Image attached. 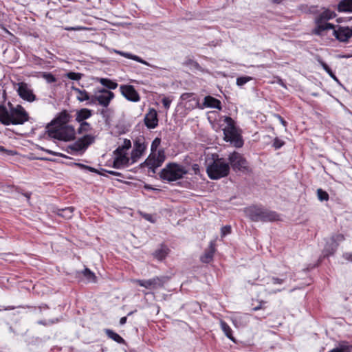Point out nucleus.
<instances>
[{"label": "nucleus", "instance_id": "44", "mask_svg": "<svg viewBox=\"0 0 352 352\" xmlns=\"http://www.w3.org/2000/svg\"><path fill=\"white\" fill-rule=\"evenodd\" d=\"M283 144H284V142L278 138H276L273 142V146L276 149L280 148L282 146H283Z\"/></svg>", "mask_w": 352, "mask_h": 352}, {"label": "nucleus", "instance_id": "29", "mask_svg": "<svg viewBox=\"0 0 352 352\" xmlns=\"http://www.w3.org/2000/svg\"><path fill=\"white\" fill-rule=\"evenodd\" d=\"M184 65L188 66L192 71H200L202 72H204V69L199 65V63L193 60L188 59L186 60Z\"/></svg>", "mask_w": 352, "mask_h": 352}, {"label": "nucleus", "instance_id": "47", "mask_svg": "<svg viewBox=\"0 0 352 352\" xmlns=\"http://www.w3.org/2000/svg\"><path fill=\"white\" fill-rule=\"evenodd\" d=\"M160 144V139L155 138L151 144L152 152H153L154 151H155L157 149V147L159 146Z\"/></svg>", "mask_w": 352, "mask_h": 352}, {"label": "nucleus", "instance_id": "52", "mask_svg": "<svg viewBox=\"0 0 352 352\" xmlns=\"http://www.w3.org/2000/svg\"><path fill=\"white\" fill-rule=\"evenodd\" d=\"M107 173H109L111 175H116V176H122V173L113 170H108Z\"/></svg>", "mask_w": 352, "mask_h": 352}, {"label": "nucleus", "instance_id": "48", "mask_svg": "<svg viewBox=\"0 0 352 352\" xmlns=\"http://www.w3.org/2000/svg\"><path fill=\"white\" fill-rule=\"evenodd\" d=\"M65 30L67 31H78V30H85V28L81 26H76V27H65L64 28Z\"/></svg>", "mask_w": 352, "mask_h": 352}, {"label": "nucleus", "instance_id": "4", "mask_svg": "<svg viewBox=\"0 0 352 352\" xmlns=\"http://www.w3.org/2000/svg\"><path fill=\"white\" fill-rule=\"evenodd\" d=\"M244 212L253 221H274L279 219L278 214L274 212L267 209L258 207L250 206L244 209Z\"/></svg>", "mask_w": 352, "mask_h": 352}, {"label": "nucleus", "instance_id": "7", "mask_svg": "<svg viewBox=\"0 0 352 352\" xmlns=\"http://www.w3.org/2000/svg\"><path fill=\"white\" fill-rule=\"evenodd\" d=\"M227 126L223 129L224 140L230 142L235 147L240 148L243 144V141L234 126V122L230 117L225 118Z\"/></svg>", "mask_w": 352, "mask_h": 352}, {"label": "nucleus", "instance_id": "24", "mask_svg": "<svg viewBox=\"0 0 352 352\" xmlns=\"http://www.w3.org/2000/svg\"><path fill=\"white\" fill-rule=\"evenodd\" d=\"M338 246V243H333L331 241L327 242L324 248V251H323L324 256H329L333 254L336 252Z\"/></svg>", "mask_w": 352, "mask_h": 352}, {"label": "nucleus", "instance_id": "55", "mask_svg": "<svg viewBox=\"0 0 352 352\" xmlns=\"http://www.w3.org/2000/svg\"><path fill=\"white\" fill-rule=\"evenodd\" d=\"M106 113H107V109H102L100 111V114H101L103 117H105V116H106Z\"/></svg>", "mask_w": 352, "mask_h": 352}, {"label": "nucleus", "instance_id": "45", "mask_svg": "<svg viewBox=\"0 0 352 352\" xmlns=\"http://www.w3.org/2000/svg\"><path fill=\"white\" fill-rule=\"evenodd\" d=\"M231 232V227L230 226H226L221 228V237L226 236Z\"/></svg>", "mask_w": 352, "mask_h": 352}, {"label": "nucleus", "instance_id": "60", "mask_svg": "<svg viewBox=\"0 0 352 352\" xmlns=\"http://www.w3.org/2000/svg\"><path fill=\"white\" fill-rule=\"evenodd\" d=\"M272 2L276 3H279L282 1V0H272Z\"/></svg>", "mask_w": 352, "mask_h": 352}, {"label": "nucleus", "instance_id": "56", "mask_svg": "<svg viewBox=\"0 0 352 352\" xmlns=\"http://www.w3.org/2000/svg\"><path fill=\"white\" fill-rule=\"evenodd\" d=\"M278 118H279V119H280V120L281 123H282L283 125H285H285H286V122H285V120H283V119L280 116H278Z\"/></svg>", "mask_w": 352, "mask_h": 352}, {"label": "nucleus", "instance_id": "23", "mask_svg": "<svg viewBox=\"0 0 352 352\" xmlns=\"http://www.w3.org/2000/svg\"><path fill=\"white\" fill-rule=\"evenodd\" d=\"M220 325L226 336L234 342H236L234 337L232 336V331L230 326L223 320H220Z\"/></svg>", "mask_w": 352, "mask_h": 352}, {"label": "nucleus", "instance_id": "61", "mask_svg": "<svg viewBox=\"0 0 352 352\" xmlns=\"http://www.w3.org/2000/svg\"><path fill=\"white\" fill-rule=\"evenodd\" d=\"M279 84H280V85H282V86L285 87V85H284L283 82V81H282V80H280V79L279 80Z\"/></svg>", "mask_w": 352, "mask_h": 352}, {"label": "nucleus", "instance_id": "20", "mask_svg": "<svg viewBox=\"0 0 352 352\" xmlns=\"http://www.w3.org/2000/svg\"><path fill=\"white\" fill-rule=\"evenodd\" d=\"M113 52L115 53L122 56L125 57V58H127L135 60V61H137L138 63H142L143 65H147V66H150V64L147 61L143 60L142 58H141L138 56L132 54L131 53H128V52H122V51L117 50H114Z\"/></svg>", "mask_w": 352, "mask_h": 352}, {"label": "nucleus", "instance_id": "10", "mask_svg": "<svg viewBox=\"0 0 352 352\" xmlns=\"http://www.w3.org/2000/svg\"><path fill=\"white\" fill-rule=\"evenodd\" d=\"M94 141V137L91 135H84L74 144L68 146V149L71 150V153L73 152H80L85 151L89 145L92 144Z\"/></svg>", "mask_w": 352, "mask_h": 352}, {"label": "nucleus", "instance_id": "26", "mask_svg": "<svg viewBox=\"0 0 352 352\" xmlns=\"http://www.w3.org/2000/svg\"><path fill=\"white\" fill-rule=\"evenodd\" d=\"M104 331L109 338L112 339L113 340L116 341L119 344L124 343V340L113 331L109 329H106Z\"/></svg>", "mask_w": 352, "mask_h": 352}, {"label": "nucleus", "instance_id": "36", "mask_svg": "<svg viewBox=\"0 0 352 352\" xmlns=\"http://www.w3.org/2000/svg\"><path fill=\"white\" fill-rule=\"evenodd\" d=\"M65 76L70 80H79L82 78V74L81 73L69 72L65 74Z\"/></svg>", "mask_w": 352, "mask_h": 352}, {"label": "nucleus", "instance_id": "21", "mask_svg": "<svg viewBox=\"0 0 352 352\" xmlns=\"http://www.w3.org/2000/svg\"><path fill=\"white\" fill-rule=\"evenodd\" d=\"M91 116V110L83 108L76 112V120L78 122H86L85 120L89 118Z\"/></svg>", "mask_w": 352, "mask_h": 352}, {"label": "nucleus", "instance_id": "31", "mask_svg": "<svg viewBox=\"0 0 352 352\" xmlns=\"http://www.w3.org/2000/svg\"><path fill=\"white\" fill-rule=\"evenodd\" d=\"M168 249L166 247H162L154 252V256L158 260L164 259L168 254Z\"/></svg>", "mask_w": 352, "mask_h": 352}, {"label": "nucleus", "instance_id": "27", "mask_svg": "<svg viewBox=\"0 0 352 352\" xmlns=\"http://www.w3.org/2000/svg\"><path fill=\"white\" fill-rule=\"evenodd\" d=\"M73 90L75 91L77 94V100L80 102H84L90 100V96L89 94L85 90H81L78 88L72 87Z\"/></svg>", "mask_w": 352, "mask_h": 352}, {"label": "nucleus", "instance_id": "12", "mask_svg": "<svg viewBox=\"0 0 352 352\" xmlns=\"http://www.w3.org/2000/svg\"><path fill=\"white\" fill-rule=\"evenodd\" d=\"M120 90L126 100L133 102L140 101V95L133 85H122L120 86Z\"/></svg>", "mask_w": 352, "mask_h": 352}, {"label": "nucleus", "instance_id": "54", "mask_svg": "<svg viewBox=\"0 0 352 352\" xmlns=\"http://www.w3.org/2000/svg\"><path fill=\"white\" fill-rule=\"evenodd\" d=\"M126 320H127L126 317L121 318L120 320V324L121 325L124 324L126 322Z\"/></svg>", "mask_w": 352, "mask_h": 352}, {"label": "nucleus", "instance_id": "18", "mask_svg": "<svg viewBox=\"0 0 352 352\" xmlns=\"http://www.w3.org/2000/svg\"><path fill=\"white\" fill-rule=\"evenodd\" d=\"M215 245L214 241H211L210 243L209 248L205 251V253L203 256H201V262L204 263H210L214 256V253L215 252Z\"/></svg>", "mask_w": 352, "mask_h": 352}, {"label": "nucleus", "instance_id": "62", "mask_svg": "<svg viewBox=\"0 0 352 352\" xmlns=\"http://www.w3.org/2000/svg\"><path fill=\"white\" fill-rule=\"evenodd\" d=\"M133 312V311H131L128 314V316H131Z\"/></svg>", "mask_w": 352, "mask_h": 352}, {"label": "nucleus", "instance_id": "50", "mask_svg": "<svg viewBox=\"0 0 352 352\" xmlns=\"http://www.w3.org/2000/svg\"><path fill=\"white\" fill-rule=\"evenodd\" d=\"M192 96V93H184L181 95L180 98L182 100H186L190 99V98Z\"/></svg>", "mask_w": 352, "mask_h": 352}, {"label": "nucleus", "instance_id": "63", "mask_svg": "<svg viewBox=\"0 0 352 352\" xmlns=\"http://www.w3.org/2000/svg\"><path fill=\"white\" fill-rule=\"evenodd\" d=\"M351 256H352V255L351 254H349V256H347V258H349Z\"/></svg>", "mask_w": 352, "mask_h": 352}, {"label": "nucleus", "instance_id": "41", "mask_svg": "<svg viewBox=\"0 0 352 352\" xmlns=\"http://www.w3.org/2000/svg\"><path fill=\"white\" fill-rule=\"evenodd\" d=\"M82 273H83L84 276L87 278L88 280H89L91 281H94L96 276H95L93 272H91L88 268H85L82 271Z\"/></svg>", "mask_w": 352, "mask_h": 352}, {"label": "nucleus", "instance_id": "13", "mask_svg": "<svg viewBox=\"0 0 352 352\" xmlns=\"http://www.w3.org/2000/svg\"><path fill=\"white\" fill-rule=\"evenodd\" d=\"M146 146L144 143V140L143 138H138L134 142L133 149L131 153V164H134L138 161V160L142 156L143 153L144 152Z\"/></svg>", "mask_w": 352, "mask_h": 352}, {"label": "nucleus", "instance_id": "38", "mask_svg": "<svg viewBox=\"0 0 352 352\" xmlns=\"http://www.w3.org/2000/svg\"><path fill=\"white\" fill-rule=\"evenodd\" d=\"M42 77L48 83H52V82H55L56 81V78L51 73L44 72V73L42 74Z\"/></svg>", "mask_w": 352, "mask_h": 352}, {"label": "nucleus", "instance_id": "30", "mask_svg": "<svg viewBox=\"0 0 352 352\" xmlns=\"http://www.w3.org/2000/svg\"><path fill=\"white\" fill-rule=\"evenodd\" d=\"M100 82L109 89H115L118 85L117 82L108 78H100Z\"/></svg>", "mask_w": 352, "mask_h": 352}, {"label": "nucleus", "instance_id": "58", "mask_svg": "<svg viewBox=\"0 0 352 352\" xmlns=\"http://www.w3.org/2000/svg\"><path fill=\"white\" fill-rule=\"evenodd\" d=\"M262 308L261 304L259 306L255 307L253 308L254 311H257L258 309H261Z\"/></svg>", "mask_w": 352, "mask_h": 352}, {"label": "nucleus", "instance_id": "42", "mask_svg": "<svg viewBox=\"0 0 352 352\" xmlns=\"http://www.w3.org/2000/svg\"><path fill=\"white\" fill-rule=\"evenodd\" d=\"M344 236L341 234H338L332 236L330 241H332L333 243L338 244L339 242L344 241Z\"/></svg>", "mask_w": 352, "mask_h": 352}, {"label": "nucleus", "instance_id": "28", "mask_svg": "<svg viewBox=\"0 0 352 352\" xmlns=\"http://www.w3.org/2000/svg\"><path fill=\"white\" fill-rule=\"evenodd\" d=\"M74 208L73 207H67L65 208L60 209L58 211V214L65 219H70L73 216Z\"/></svg>", "mask_w": 352, "mask_h": 352}, {"label": "nucleus", "instance_id": "59", "mask_svg": "<svg viewBox=\"0 0 352 352\" xmlns=\"http://www.w3.org/2000/svg\"><path fill=\"white\" fill-rule=\"evenodd\" d=\"M46 151H47L48 153L53 154L54 155H58V154L57 153H55V152L51 151H50V150H46Z\"/></svg>", "mask_w": 352, "mask_h": 352}, {"label": "nucleus", "instance_id": "2", "mask_svg": "<svg viewBox=\"0 0 352 352\" xmlns=\"http://www.w3.org/2000/svg\"><path fill=\"white\" fill-rule=\"evenodd\" d=\"M28 119V113L21 105L14 107L9 103V108L0 105V122L4 125L23 124Z\"/></svg>", "mask_w": 352, "mask_h": 352}, {"label": "nucleus", "instance_id": "37", "mask_svg": "<svg viewBox=\"0 0 352 352\" xmlns=\"http://www.w3.org/2000/svg\"><path fill=\"white\" fill-rule=\"evenodd\" d=\"M318 198L320 201H327L329 199V195L326 191H324L321 188L317 190Z\"/></svg>", "mask_w": 352, "mask_h": 352}, {"label": "nucleus", "instance_id": "3", "mask_svg": "<svg viewBox=\"0 0 352 352\" xmlns=\"http://www.w3.org/2000/svg\"><path fill=\"white\" fill-rule=\"evenodd\" d=\"M206 172L211 179H219L229 174L230 165L218 155L213 154L206 160Z\"/></svg>", "mask_w": 352, "mask_h": 352}, {"label": "nucleus", "instance_id": "34", "mask_svg": "<svg viewBox=\"0 0 352 352\" xmlns=\"http://www.w3.org/2000/svg\"><path fill=\"white\" fill-rule=\"evenodd\" d=\"M338 347L341 352H351L352 350V345L349 344V343L345 341L340 342Z\"/></svg>", "mask_w": 352, "mask_h": 352}, {"label": "nucleus", "instance_id": "15", "mask_svg": "<svg viewBox=\"0 0 352 352\" xmlns=\"http://www.w3.org/2000/svg\"><path fill=\"white\" fill-rule=\"evenodd\" d=\"M17 93L22 99L28 102H33L36 100V96L26 83L18 84Z\"/></svg>", "mask_w": 352, "mask_h": 352}, {"label": "nucleus", "instance_id": "33", "mask_svg": "<svg viewBox=\"0 0 352 352\" xmlns=\"http://www.w3.org/2000/svg\"><path fill=\"white\" fill-rule=\"evenodd\" d=\"M319 64L322 66V67L325 70V72L335 80H338L337 77L333 74L330 67L326 64L322 60L318 59Z\"/></svg>", "mask_w": 352, "mask_h": 352}, {"label": "nucleus", "instance_id": "51", "mask_svg": "<svg viewBox=\"0 0 352 352\" xmlns=\"http://www.w3.org/2000/svg\"><path fill=\"white\" fill-rule=\"evenodd\" d=\"M87 101V104H95L96 102H97V100H96V94L94 96L90 97V100Z\"/></svg>", "mask_w": 352, "mask_h": 352}, {"label": "nucleus", "instance_id": "25", "mask_svg": "<svg viewBox=\"0 0 352 352\" xmlns=\"http://www.w3.org/2000/svg\"><path fill=\"white\" fill-rule=\"evenodd\" d=\"M340 12H352V0H342L338 4Z\"/></svg>", "mask_w": 352, "mask_h": 352}, {"label": "nucleus", "instance_id": "1", "mask_svg": "<svg viewBox=\"0 0 352 352\" xmlns=\"http://www.w3.org/2000/svg\"><path fill=\"white\" fill-rule=\"evenodd\" d=\"M335 16V13L330 10H325L319 14L315 19L316 27L314 30V33L322 35L324 31L333 29V32L336 38L341 42H346L352 37V28L340 26L338 29H335L331 23L327 22Z\"/></svg>", "mask_w": 352, "mask_h": 352}, {"label": "nucleus", "instance_id": "9", "mask_svg": "<svg viewBox=\"0 0 352 352\" xmlns=\"http://www.w3.org/2000/svg\"><path fill=\"white\" fill-rule=\"evenodd\" d=\"M164 160L165 155L163 151H159L157 153L153 152L147 159L140 164V166H146L148 168L150 172L155 173V169L161 166Z\"/></svg>", "mask_w": 352, "mask_h": 352}, {"label": "nucleus", "instance_id": "8", "mask_svg": "<svg viewBox=\"0 0 352 352\" xmlns=\"http://www.w3.org/2000/svg\"><path fill=\"white\" fill-rule=\"evenodd\" d=\"M169 280L167 276H155L147 280L135 279L132 281L148 289H157L164 287Z\"/></svg>", "mask_w": 352, "mask_h": 352}, {"label": "nucleus", "instance_id": "6", "mask_svg": "<svg viewBox=\"0 0 352 352\" xmlns=\"http://www.w3.org/2000/svg\"><path fill=\"white\" fill-rule=\"evenodd\" d=\"M47 133L48 135L54 139L63 141H70L75 138L74 128L69 125L59 124L54 126H48Z\"/></svg>", "mask_w": 352, "mask_h": 352}, {"label": "nucleus", "instance_id": "43", "mask_svg": "<svg viewBox=\"0 0 352 352\" xmlns=\"http://www.w3.org/2000/svg\"><path fill=\"white\" fill-rule=\"evenodd\" d=\"M69 115L66 112H62L58 118V120L63 123H65L69 121Z\"/></svg>", "mask_w": 352, "mask_h": 352}, {"label": "nucleus", "instance_id": "40", "mask_svg": "<svg viewBox=\"0 0 352 352\" xmlns=\"http://www.w3.org/2000/svg\"><path fill=\"white\" fill-rule=\"evenodd\" d=\"M269 280L270 281L267 282V284L281 285L284 283L285 279L272 276L269 278Z\"/></svg>", "mask_w": 352, "mask_h": 352}, {"label": "nucleus", "instance_id": "35", "mask_svg": "<svg viewBox=\"0 0 352 352\" xmlns=\"http://www.w3.org/2000/svg\"><path fill=\"white\" fill-rule=\"evenodd\" d=\"M80 126L78 129L79 133L89 132L91 130V126L89 123L87 122H79Z\"/></svg>", "mask_w": 352, "mask_h": 352}, {"label": "nucleus", "instance_id": "64", "mask_svg": "<svg viewBox=\"0 0 352 352\" xmlns=\"http://www.w3.org/2000/svg\"><path fill=\"white\" fill-rule=\"evenodd\" d=\"M351 256H352V255L351 254H349V256H347V258H349Z\"/></svg>", "mask_w": 352, "mask_h": 352}, {"label": "nucleus", "instance_id": "19", "mask_svg": "<svg viewBox=\"0 0 352 352\" xmlns=\"http://www.w3.org/2000/svg\"><path fill=\"white\" fill-rule=\"evenodd\" d=\"M203 105L206 107L215 108L219 110L221 109V102L218 99L210 96L204 98Z\"/></svg>", "mask_w": 352, "mask_h": 352}, {"label": "nucleus", "instance_id": "17", "mask_svg": "<svg viewBox=\"0 0 352 352\" xmlns=\"http://www.w3.org/2000/svg\"><path fill=\"white\" fill-rule=\"evenodd\" d=\"M144 124L148 129H155L158 124L157 113L155 109H149L144 118Z\"/></svg>", "mask_w": 352, "mask_h": 352}, {"label": "nucleus", "instance_id": "5", "mask_svg": "<svg viewBox=\"0 0 352 352\" xmlns=\"http://www.w3.org/2000/svg\"><path fill=\"white\" fill-rule=\"evenodd\" d=\"M188 170L182 165L177 163H168L161 170L160 176L162 179L175 182L184 177Z\"/></svg>", "mask_w": 352, "mask_h": 352}, {"label": "nucleus", "instance_id": "22", "mask_svg": "<svg viewBox=\"0 0 352 352\" xmlns=\"http://www.w3.org/2000/svg\"><path fill=\"white\" fill-rule=\"evenodd\" d=\"M232 322L236 327H244L248 322V316L243 314L233 318Z\"/></svg>", "mask_w": 352, "mask_h": 352}, {"label": "nucleus", "instance_id": "49", "mask_svg": "<svg viewBox=\"0 0 352 352\" xmlns=\"http://www.w3.org/2000/svg\"><path fill=\"white\" fill-rule=\"evenodd\" d=\"M77 165L78 166L81 167L82 168L87 169L89 171H91V172H93V173H96L97 172V170L94 168H92V167H90V166L82 164H77Z\"/></svg>", "mask_w": 352, "mask_h": 352}, {"label": "nucleus", "instance_id": "46", "mask_svg": "<svg viewBox=\"0 0 352 352\" xmlns=\"http://www.w3.org/2000/svg\"><path fill=\"white\" fill-rule=\"evenodd\" d=\"M162 104H163L164 107L166 109H168L170 108V104L172 102V100L170 98L164 97L162 99Z\"/></svg>", "mask_w": 352, "mask_h": 352}, {"label": "nucleus", "instance_id": "16", "mask_svg": "<svg viewBox=\"0 0 352 352\" xmlns=\"http://www.w3.org/2000/svg\"><path fill=\"white\" fill-rule=\"evenodd\" d=\"M115 157L113 160V166L116 168H121L124 166H128L131 162V157H127L126 152L121 151L120 153L113 152Z\"/></svg>", "mask_w": 352, "mask_h": 352}, {"label": "nucleus", "instance_id": "11", "mask_svg": "<svg viewBox=\"0 0 352 352\" xmlns=\"http://www.w3.org/2000/svg\"><path fill=\"white\" fill-rule=\"evenodd\" d=\"M228 160L234 170H244L247 169L248 162L240 153L235 151L230 153Z\"/></svg>", "mask_w": 352, "mask_h": 352}, {"label": "nucleus", "instance_id": "32", "mask_svg": "<svg viewBox=\"0 0 352 352\" xmlns=\"http://www.w3.org/2000/svg\"><path fill=\"white\" fill-rule=\"evenodd\" d=\"M131 147V142L128 139H124L123 144L119 146L116 150L115 153H120L121 151L126 152Z\"/></svg>", "mask_w": 352, "mask_h": 352}, {"label": "nucleus", "instance_id": "14", "mask_svg": "<svg viewBox=\"0 0 352 352\" xmlns=\"http://www.w3.org/2000/svg\"><path fill=\"white\" fill-rule=\"evenodd\" d=\"M114 98V94L111 91L102 89L96 93V100L98 104L103 107L107 108L111 100Z\"/></svg>", "mask_w": 352, "mask_h": 352}, {"label": "nucleus", "instance_id": "57", "mask_svg": "<svg viewBox=\"0 0 352 352\" xmlns=\"http://www.w3.org/2000/svg\"><path fill=\"white\" fill-rule=\"evenodd\" d=\"M281 291H282V289H276V290H273L272 292H270L269 293L270 294H276V293L281 292Z\"/></svg>", "mask_w": 352, "mask_h": 352}, {"label": "nucleus", "instance_id": "39", "mask_svg": "<svg viewBox=\"0 0 352 352\" xmlns=\"http://www.w3.org/2000/svg\"><path fill=\"white\" fill-rule=\"evenodd\" d=\"M252 78L250 76H241L236 78V85L238 86H243Z\"/></svg>", "mask_w": 352, "mask_h": 352}, {"label": "nucleus", "instance_id": "53", "mask_svg": "<svg viewBox=\"0 0 352 352\" xmlns=\"http://www.w3.org/2000/svg\"><path fill=\"white\" fill-rule=\"evenodd\" d=\"M192 170H194L195 173L197 174L199 170V167L198 164H193L192 165Z\"/></svg>", "mask_w": 352, "mask_h": 352}]
</instances>
